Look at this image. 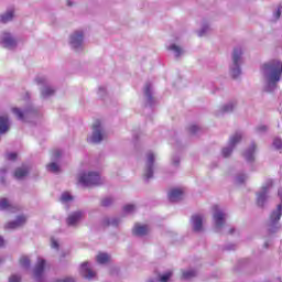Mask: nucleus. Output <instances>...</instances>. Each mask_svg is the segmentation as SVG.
Returning <instances> with one entry per match:
<instances>
[{"mask_svg":"<svg viewBox=\"0 0 282 282\" xmlns=\"http://www.w3.org/2000/svg\"><path fill=\"white\" fill-rule=\"evenodd\" d=\"M203 224H204V216L195 215L192 217V226L195 232H202L204 230Z\"/></svg>","mask_w":282,"mask_h":282,"instance_id":"4468645a","label":"nucleus"},{"mask_svg":"<svg viewBox=\"0 0 282 282\" xmlns=\"http://www.w3.org/2000/svg\"><path fill=\"white\" fill-rule=\"evenodd\" d=\"M228 215L219 206H214L213 221L216 232H221L226 226Z\"/></svg>","mask_w":282,"mask_h":282,"instance_id":"7ed1b4c3","label":"nucleus"},{"mask_svg":"<svg viewBox=\"0 0 282 282\" xmlns=\"http://www.w3.org/2000/svg\"><path fill=\"white\" fill-rule=\"evenodd\" d=\"M73 199H74V196H72L69 192H65L61 196L62 204H69V202H72Z\"/></svg>","mask_w":282,"mask_h":282,"instance_id":"c85d7f7f","label":"nucleus"},{"mask_svg":"<svg viewBox=\"0 0 282 282\" xmlns=\"http://www.w3.org/2000/svg\"><path fill=\"white\" fill-rule=\"evenodd\" d=\"M7 160H17V153L12 152V153H9L7 154Z\"/></svg>","mask_w":282,"mask_h":282,"instance_id":"37998d69","label":"nucleus"},{"mask_svg":"<svg viewBox=\"0 0 282 282\" xmlns=\"http://www.w3.org/2000/svg\"><path fill=\"white\" fill-rule=\"evenodd\" d=\"M10 131V119L7 115H0V135Z\"/></svg>","mask_w":282,"mask_h":282,"instance_id":"dca6fc26","label":"nucleus"},{"mask_svg":"<svg viewBox=\"0 0 282 282\" xmlns=\"http://www.w3.org/2000/svg\"><path fill=\"white\" fill-rule=\"evenodd\" d=\"M257 151V145L251 144V147H249V149L245 152V159L247 160V162H252L254 161V152Z\"/></svg>","mask_w":282,"mask_h":282,"instance_id":"4be33fe9","label":"nucleus"},{"mask_svg":"<svg viewBox=\"0 0 282 282\" xmlns=\"http://www.w3.org/2000/svg\"><path fill=\"white\" fill-rule=\"evenodd\" d=\"M25 221H28V218H25V216H19L14 221L7 224L6 228H9V229L21 228V226H23Z\"/></svg>","mask_w":282,"mask_h":282,"instance_id":"a211bd4d","label":"nucleus"},{"mask_svg":"<svg viewBox=\"0 0 282 282\" xmlns=\"http://www.w3.org/2000/svg\"><path fill=\"white\" fill-rule=\"evenodd\" d=\"M144 93L148 98H151V85L150 84L145 86Z\"/></svg>","mask_w":282,"mask_h":282,"instance_id":"58836bf2","label":"nucleus"},{"mask_svg":"<svg viewBox=\"0 0 282 282\" xmlns=\"http://www.w3.org/2000/svg\"><path fill=\"white\" fill-rule=\"evenodd\" d=\"M105 129L102 128V123L100 121H96L93 126V134L88 138V142L93 144H98L105 140Z\"/></svg>","mask_w":282,"mask_h":282,"instance_id":"39448f33","label":"nucleus"},{"mask_svg":"<svg viewBox=\"0 0 282 282\" xmlns=\"http://www.w3.org/2000/svg\"><path fill=\"white\" fill-rule=\"evenodd\" d=\"M2 22L3 23H8L9 21H12V19H14V11L13 10H10V11H7L2 17Z\"/></svg>","mask_w":282,"mask_h":282,"instance_id":"bb28decb","label":"nucleus"},{"mask_svg":"<svg viewBox=\"0 0 282 282\" xmlns=\"http://www.w3.org/2000/svg\"><path fill=\"white\" fill-rule=\"evenodd\" d=\"M173 164H180V158H174L173 159Z\"/></svg>","mask_w":282,"mask_h":282,"instance_id":"8fccbe9b","label":"nucleus"},{"mask_svg":"<svg viewBox=\"0 0 282 282\" xmlns=\"http://www.w3.org/2000/svg\"><path fill=\"white\" fill-rule=\"evenodd\" d=\"M51 247L58 250V241L54 238L51 239Z\"/></svg>","mask_w":282,"mask_h":282,"instance_id":"ea45409f","label":"nucleus"},{"mask_svg":"<svg viewBox=\"0 0 282 282\" xmlns=\"http://www.w3.org/2000/svg\"><path fill=\"white\" fill-rule=\"evenodd\" d=\"M11 111L18 117V120H25V116H28V111H23L19 108H12Z\"/></svg>","mask_w":282,"mask_h":282,"instance_id":"a878e982","label":"nucleus"},{"mask_svg":"<svg viewBox=\"0 0 282 282\" xmlns=\"http://www.w3.org/2000/svg\"><path fill=\"white\" fill-rule=\"evenodd\" d=\"M171 276H173V272H166L165 274L161 275L160 282H169V279H171Z\"/></svg>","mask_w":282,"mask_h":282,"instance_id":"c9c22d12","label":"nucleus"},{"mask_svg":"<svg viewBox=\"0 0 282 282\" xmlns=\"http://www.w3.org/2000/svg\"><path fill=\"white\" fill-rule=\"evenodd\" d=\"M241 138H242L241 132H237L230 137L229 147L223 149L224 158H228L230 153H232V149H235V147H237V144L241 142Z\"/></svg>","mask_w":282,"mask_h":282,"instance_id":"6e6552de","label":"nucleus"},{"mask_svg":"<svg viewBox=\"0 0 282 282\" xmlns=\"http://www.w3.org/2000/svg\"><path fill=\"white\" fill-rule=\"evenodd\" d=\"M83 217H85V213L84 212H74L73 214H70L67 219H66V224L67 226H78V224H80Z\"/></svg>","mask_w":282,"mask_h":282,"instance_id":"f8f14e48","label":"nucleus"},{"mask_svg":"<svg viewBox=\"0 0 282 282\" xmlns=\"http://www.w3.org/2000/svg\"><path fill=\"white\" fill-rule=\"evenodd\" d=\"M105 221L107 223L108 226L109 225H111V226H116L117 225L116 220L109 221V219H106Z\"/></svg>","mask_w":282,"mask_h":282,"instance_id":"49530a36","label":"nucleus"},{"mask_svg":"<svg viewBox=\"0 0 282 282\" xmlns=\"http://www.w3.org/2000/svg\"><path fill=\"white\" fill-rule=\"evenodd\" d=\"M197 129H199V128H197V126H192V127L189 128V130H191L192 133H197Z\"/></svg>","mask_w":282,"mask_h":282,"instance_id":"a18cd8bd","label":"nucleus"},{"mask_svg":"<svg viewBox=\"0 0 282 282\" xmlns=\"http://www.w3.org/2000/svg\"><path fill=\"white\" fill-rule=\"evenodd\" d=\"M184 198V189L174 188L169 192L170 202H180V199Z\"/></svg>","mask_w":282,"mask_h":282,"instance_id":"2eb2a0df","label":"nucleus"},{"mask_svg":"<svg viewBox=\"0 0 282 282\" xmlns=\"http://www.w3.org/2000/svg\"><path fill=\"white\" fill-rule=\"evenodd\" d=\"M79 272L85 279H94L96 276V272L91 270V264H89V262L82 263Z\"/></svg>","mask_w":282,"mask_h":282,"instance_id":"ddd939ff","label":"nucleus"},{"mask_svg":"<svg viewBox=\"0 0 282 282\" xmlns=\"http://www.w3.org/2000/svg\"><path fill=\"white\" fill-rule=\"evenodd\" d=\"M281 17V9H278V11L275 12V19H279Z\"/></svg>","mask_w":282,"mask_h":282,"instance_id":"09e8293b","label":"nucleus"},{"mask_svg":"<svg viewBox=\"0 0 282 282\" xmlns=\"http://www.w3.org/2000/svg\"><path fill=\"white\" fill-rule=\"evenodd\" d=\"M278 195H279V197H280L281 200H282V188L279 189Z\"/></svg>","mask_w":282,"mask_h":282,"instance_id":"603ef678","label":"nucleus"},{"mask_svg":"<svg viewBox=\"0 0 282 282\" xmlns=\"http://www.w3.org/2000/svg\"><path fill=\"white\" fill-rule=\"evenodd\" d=\"M270 188H272V181L269 180L261 187V189L257 194V204L258 206H263L265 202H268V193H270Z\"/></svg>","mask_w":282,"mask_h":282,"instance_id":"0eeeda50","label":"nucleus"},{"mask_svg":"<svg viewBox=\"0 0 282 282\" xmlns=\"http://www.w3.org/2000/svg\"><path fill=\"white\" fill-rule=\"evenodd\" d=\"M61 154H62L61 150H55V151L53 152V158H54V159L61 158Z\"/></svg>","mask_w":282,"mask_h":282,"instance_id":"c03bdc74","label":"nucleus"},{"mask_svg":"<svg viewBox=\"0 0 282 282\" xmlns=\"http://www.w3.org/2000/svg\"><path fill=\"white\" fill-rule=\"evenodd\" d=\"M69 43L74 50H83V45H84L83 31H77V32L73 33L70 35Z\"/></svg>","mask_w":282,"mask_h":282,"instance_id":"9b49d317","label":"nucleus"},{"mask_svg":"<svg viewBox=\"0 0 282 282\" xmlns=\"http://www.w3.org/2000/svg\"><path fill=\"white\" fill-rule=\"evenodd\" d=\"M243 55V50L241 47H236L232 53V66L230 68L231 76L237 78L241 75V68L239 67L242 63L241 56Z\"/></svg>","mask_w":282,"mask_h":282,"instance_id":"20e7f679","label":"nucleus"},{"mask_svg":"<svg viewBox=\"0 0 282 282\" xmlns=\"http://www.w3.org/2000/svg\"><path fill=\"white\" fill-rule=\"evenodd\" d=\"M54 91V88L45 86L44 88H42V97L50 98V96H53Z\"/></svg>","mask_w":282,"mask_h":282,"instance_id":"cd10ccee","label":"nucleus"},{"mask_svg":"<svg viewBox=\"0 0 282 282\" xmlns=\"http://www.w3.org/2000/svg\"><path fill=\"white\" fill-rule=\"evenodd\" d=\"M9 282H21V278L19 275H12L9 278Z\"/></svg>","mask_w":282,"mask_h":282,"instance_id":"a19ab883","label":"nucleus"},{"mask_svg":"<svg viewBox=\"0 0 282 282\" xmlns=\"http://www.w3.org/2000/svg\"><path fill=\"white\" fill-rule=\"evenodd\" d=\"M67 253H62V258H64Z\"/></svg>","mask_w":282,"mask_h":282,"instance_id":"5fc2aeb1","label":"nucleus"},{"mask_svg":"<svg viewBox=\"0 0 282 282\" xmlns=\"http://www.w3.org/2000/svg\"><path fill=\"white\" fill-rule=\"evenodd\" d=\"M77 182L82 184V186H98L102 184V178L98 172L85 171L78 174Z\"/></svg>","mask_w":282,"mask_h":282,"instance_id":"f03ea898","label":"nucleus"},{"mask_svg":"<svg viewBox=\"0 0 282 282\" xmlns=\"http://www.w3.org/2000/svg\"><path fill=\"white\" fill-rule=\"evenodd\" d=\"M135 210V205L133 204H128L123 207V213H126L127 215L134 213Z\"/></svg>","mask_w":282,"mask_h":282,"instance_id":"72a5a7b5","label":"nucleus"},{"mask_svg":"<svg viewBox=\"0 0 282 282\" xmlns=\"http://www.w3.org/2000/svg\"><path fill=\"white\" fill-rule=\"evenodd\" d=\"M208 32H210V26L204 25V26L197 32V35H198V36H206V34H208Z\"/></svg>","mask_w":282,"mask_h":282,"instance_id":"473e14b6","label":"nucleus"},{"mask_svg":"<svg viewBox=\"0 0 282 282\" xmlns=\"http://www.w3.org/2000/svg\"><path fill=\"white\" fill-rule=\"evenodd\" d=\"M14 206L8 198H0V210H12Z\"/></svg>","mask_w":282,"mask_h":282,"instance_id":"b1692460","label":"nucleus"},{"mask_svg":"<svg viewBox=\"0 0 282 282\" xmlns=\"http://www.w3.org/2000/svg\"><path fill=\"white\" fill-rule=\"evenodd\" d=\"M96 261L97 263L105 265L106 263H109V261H111V257L108 253L101 252L96 257Z\"/></svg>","mask_w":282,"mask_h":282,"instance_id":"5701e85b","label":"nucleus"},{"mask_svg":"<svg viewBox=\"0 0 282 282\" xmlns=\"http://www.w3.org/2000/svg\"><path fill=\"white\" fill-rule=\"evenodd\" d=\"M133 234L138 237H144V235L149 234V226L137 224L133 228Z\"/></svg>","mask_w":282,"mask_h":282,"instance_id":"aec40b11","label":"nucleus"},{"mask_svg":"<svg viewBox=\"0 0 282 282\" xmlns=\"http://www.w3.org/2000/svg\"><path fill=\"white\" fill-rule=\"evenodd\" d=\"M33 276L36 282H45V259H37V262L33 271Z\"/></svg>","mask_w":282,"mask_h":282,"instance_id":"423d86ee","label":"nucleus"},{"mask_svg":"<svg viewBox=\"0 0 282 282\" xmlns=\"http://www.w3.org/2000/svg\"><path fill=\"white\" fill-rule=\"evenodd\" d=\"M36 83H37L39 85H45V83H47V79H45V77H39V78L36 79Z\"/></svg>","mask_w":282,"mask_h":282,"instance_id":"79ce46f5","label":"nucleus"},{"mask_svg":"<svg viewBox=\"0 0 282 282\" xmlns=\"http://www.w3.org/2000/svg\"><path fill=\"white\" fill-rule=\"evenodd\" d=\"M167 51L171 52L172 54H174V56L176 58H180V56H182L184 54V48H182V46L175 44V43H170L166 46Z\"/></svg>","mask_w":282,"mask_h":282,"instance_id":"f3484780","label":"nucleus"},{"mask_svg":"<svg viewBox=\"0 0 282 282\" xmlns=\"http://www.w3.org/2000/svg\"><path fill=\"white\" fill-rule=\"evenodd\" d=\"M111 204H113V198L111 197H106L101 200V205L104 206H111Z\"/></svg>","mask_w":282,"mask_h":282,"instance_id":"e433bc0d","label":"nucleus"},{"mask_svg":"<svg viewBox=\"0 0 282 282\" xmlns=\"http://www.w3.org/2000/svg\"><path fill=\"white\" fill-rule=\"evenodd\" d=\"M193 276H197V271L195 270L183 271V275H182L183 279H193Z\"/></svg>","mask_w":282,"mask_h":282,"instance_id":"c756f323","label":"nucleus"},{"mask_svg":"<svg viewBox=\"0 0 282 282\" xmlns=\"http://www.w3.org/2000/svg\"><path fill=\"white\" fill-rule=\"evenodd\" d=\"M3 246H6V240L0 236V248H3Z\"/></svg>","mask_w":282,"mask_h":282,"instance_id":"de8ad7c7","label":"nucleus"},{"mask_svg":"<svg viewBox=\"0 0 282 282\" xmlns=\"http://www.w3.org/2000/svg\"><path fill=\"white\" fill-rule=\"evenodd\" d=\"M28 173H30V170H28V166L23 165L22 167H18L14 172L15 180H23V177L28 176Z\"/></svg>","mask_w":282,"mask_h":282,"instance_id":"412c9836","label":"nucleus"},{"mask_svg":"<svg viewBox=\"0 0 282 282\" xmlns=\"http://www.w3.org/2000/svg\"><path fill=\"white\" fill-rule=\"evenodd\" d=\"M0 173H6V171L4 170H0Z\"/></svg>","mask_w":282,"mask_h":282,"instance_id":"864d4df0","label":"nucleus"},{"mask_svg":"<svg viewBox=\"0 0 282 282\" xmlns=\"http://www.w3.org/2000/svg\"><path fill=\"white\" fill-rule=\"evenodd\" d=\"M237 107V102L230 101L226 104L225 106L221 107V112L223 113H230L235 108Z\"/></svg>","mask_w":282,"mask_h":282,"instance_id":"393cba45","label":"nucleus"},{"mask_svg":"<svg viewBox=\"0 0 282 282\" xmlns=\"http://www.w3.org/2000/svg\"><path fill=\"white\" fill-rule=\"evenodd\" d=\"M268 130V127H265V126H261L260 128H259V131H267Z\"/></svg>","mask_w":282,"mask_h":282,"instance_id":"3c124183","label":"nucleus"},{"mask_svg":"<svg viewBox=\"0 0 282 282\" xmlns=\"http://www.w3.org/2000/svg\"><path fill=\"white\" fill-rule=\"evenodd\" d=\"M153 162H155V154L153 152H149L147 154L145 170L143 173V177L147 180H151V177H153Z\"/></svg>","mask_w":282,"mask_h":282,"instance_id":"1a4fd4ad","label":"nucleus"},{"mask_svg":"<svg viewBox=\"0 0 282 282\" xmlns=\"http://www.w3.org/2000/svg\"><path fill=\"white\" fill-rule=\"evenodd\" d=\"M273 147L278 151L282 149V140L280 138L273 139Z\"/></svg>","mask_w":282,"mask_h":282,"instance_id":"f704fd0d","label":"nucleus"},{"mask_svg":"<svg viewBox=\"0 0 282 282\" xmlns=\"http://www.w3.org/2000/svg\"><path fill=\"white\" fill-rule=\"evenodd\" d=\"M246 180H248V176H246V175H240V176H238V177L236 178V182H237V184H243V182H245Z\"/></svg>","mask_w":282,"mask_h":282,"instance_id":"4c0bfd02","label":"nucleus"},{"mask_svg":"<svg viewBox=\"0 0 282 282\" xmlns=\"http://www.w3.org/2000/svg\"><path fill=\"white\" fill-rule=\"evenodd\" d=\"M47 171H50L51 173H58V171H61V166H58V163H51L46 166Z\"/></svg>","mask_w":282,"mask_h":282,"instance_id":"7c9ffc66","label":"nucleus"},{"mask_svg":"<svg viewBox=\"0 0 282 282\" xmlns=\"http://www.w3.org/2000/svg\"><path fill=\"white\" fill-rule=\"evenodd\" d=\"M281 215H282V205L280 204L278 205L276 209L271 213L270 226H272V224H276V221L281 219Z\"/></svg>","mask_w":282,"mask_h":282,"instance_id":"6ab92c4d","label":"nucleus"},{"mask_svg":"<svg viewBox=\"0 0 282 282\" xmlns=\"http://www.w3.org/2000/svg\"><path fill=\"white\" fill-rule=\"evenodd\" d=\"M0 43L3 47H7V50H13V47H17V40L8 32L1 34Z\"/></svg>","mask_w":282,"mask_h":282,"instance_id":"9d476101","label":"nucleus"},{"mask_svg":"<svg viewBox=\"0 0 282 282\" xmlns=\"http://www.w3.org/2000/svg\"><path fill=\"white\" fill-rule=\"evenodd\" d=\"M20 265L22 268H30V258L28 256H23L20 258Z\"/></svg>","mask_w":282,"mask_h":282,"instance_id":"2f4dec72","label":"nucleus"},{"mask_svg":"<svg viewBox=\"0 0 282 282\" xmlns=\"http://www.w3.org/2000/svg\"><path fill=\"white\" fill-rule=\"evenodd\" d=\"M267 91H274L279 87L282 76V63L279 59L267 62L261 67Z\"/></svg>","mask_w":282,"mask_h":282,"instance_id":"f257e3e1","label":"nucleus"}]
</instances>
